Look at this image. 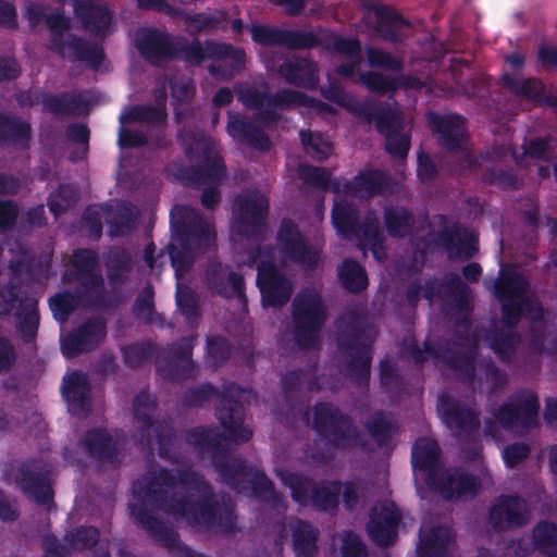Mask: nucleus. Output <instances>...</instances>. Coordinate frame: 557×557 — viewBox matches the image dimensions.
<instances>
[{
	"label": "nucleus",
	"instance_id": "1",
	"mask_svg": "<svg viewBox=\"0 0 557 557\" xmlns=\"http://www.w3.org/2000/svg\"><path fill=\"white\" fill-rule=\"evenodd\" d=\"M244 389L236 383L223 385V392L211 383L186 389L181 403L187 408H199L212 398L219 397L215 416L224 433L216 428L197 426L186 432V442L199 454H209L221 481L237 492H249L260 502L277 508L283 496L276 492L273 482L265 473L249 466L246 459L231 456L226 442L247 443L252 437L251 429L244 425L245 407L237 398Z\"/></svg>",
	"mask_w": 557,
	"mask_h": 557
},
{
	"label": "nucleus",
	"instance_id": "2",
	"mask_svg": "<svg viewBox=\"0 0 557 557\" xmlns=\"http://www.w3.org/2000/svg\"><path fill=\"white\" fill-rule=\"evenodd\" d=\"M137 504L182 518L191 527L236 528L235 506L228 496H218L210 483L193 470H152L133 484Z\"/></svg>",
	"mask_w": 557,
	"mask_h": 557
},
{
	"label": "nucleus",
	"instance_id": "3",
	"mask_svg": "<svg viewBox=\"0 0 557 557\" xmlns=\"http://www.w3.org/2000/svg\"><path fill=\"white\" fill-rule=\"evenodd\" d=\"M136 48L145 61L161 65L172 60L200 65L207 59L228 61L225 65L211 64L208 70L213 76L230 79L246 66V51L227 42L207 39L202 45L197 38L189 41L184 36H173L157 27L140 28L136 34Z\"/></svg>",
	"mask_w": 557,
	"mask_h": 557
},
{
	"label": "nucleus",
	"instance_id": "4",
	"mask_svg": "<svg viewBox=\"0 0 557 557\" xmlns=\"http://www.w3.org/2000/svg\"><path fill=\"white\" fill-rule=\"evenodd\" d=\"M335 326L336 345L345 360L346 376L356 386L368 388L375 341L373 327L356 308L344 311Z\"/></svg>",
	"mask_w": 557,
	"mask_h": 557
},
{
	"label": "nucleus",
	"instance_id": "5",
	"mask_svg": "<svg viewBox=\"0 0 557 557\" xmlns=\"http://www.w3.org/2000/svg\"><path fill=\"white\" fill-rule=\"evenodd\" d=\"M171 230L177 237L182 249L169 244L165 249L176 276L190 271L194 253L208 250L215 244L213 226L196 209L176 205L171 209Z\"/></svg>",
	"mask_w": 557,
	"mask_h": 557
},
{
	"label": "nucleus",
	"instance_id": "6",
	"mask_svg": "<svg viewBox=\"0 0 557 557\" xmlns=\"http://www.w3.org/2000/svg\"><path fill=\"white\" fill-rule=\"evenodd\" d=\"M177 143L190 161L197 164L182 170V178L190 186L220 184L226 177L223 158L215 151L214 141L203 129L183 126L177 133Z\"/></svg>",
	"mask_w": 557,
	"mask_h": 557
},
{
	"label": "nucleus",
	"instance_id": "7",
	"mask_svg": "<svg viewBox=\"0 0 557 557\" xmlns=\"http://www.w3.org/2000/svg\"><path fill=\"white\" fill-rule=\"evenodd\" d=\"M311 426L327 448L351 450L366 446L362 432L352 417L332 401H317L313 405Z\"/></svg>",
	"mask_w": 557,
	"mask_h": 557
},
{
	"label": "nucleus",
	"instance_id": "8",
	"mask_svg": "<svg viewBox=\"0 0 557 557\" xmlns=\"http://www.w3.org/2000/svg\"><path fill=\"white\" fill-rule=\"evenodd\" d=\"M326 320V309L314 289H302L294 297L293 335L300 349H313L320 345V334Z\"/></svg>",
	"mask_w": 557,
	"mask_h": 557
},
{
	"label": "nucleus",
	"instance_id": "9",
	"mask_svg": "<svg viewBox=\"0 0 557 557\" xmlns=\"http://www.w3.org/2000/svg\"><path fill=\"white\" fill-rule=\"evenodd\" d=\"M269 257L260 246L253 247L248 253L247 264L257 267L256 284L262 306L280 309L290 300L294 286Z\"/></svg>",
	"mask_w": 557,
	"mask_h": 557
},
{
	"label": "nucleus",
	"instance_id": "10",
	"mask_svg": "<svg viewBox=\"0 0 557 557\" xmlns=\"http://www.w3.org/2000/svg\"><path fill=\"white\" fill-rule=\"evenodd\" d=\"M236 95L239 102L247 109L258 112L267 124L276 123L281 117L280 112L296 108V104L309 103L311 100L310 96L298 90L280 88L272 94L247 83L236 88Z\"/></svg>",
	"mask_w": 557,
	"mask_h": 557
},
{
	"label": "nucleus",
	"instance_id": "11",
	"mask_svg": "<svg viewBox=\"0 0 557 557\" xmlns=\"http://www.w3.org/2000/svg\"><path fill=\"white\" fill-rule=\"evenodd\" d=\"M72 265L75 281L83 288V297L88 308L108 309L112 306L104 287V280L99 270V255L90 248L73 251Z\"/></svg>",
	"mask_w": 557,
	"mask_h": 557
},
{
	"label": "nucleus",
	"instance_id": "12",
	"mask_svg": "<svg viewBox=\"0 0 557 557\" xmlns=\"http://www.w3.org/2000/svg\"><path fill=\"white\" fill-rule=\"evenodd\" d=\"M51 474V465L42 458H27L13 469L16 486L27 498L40 506L53 504L54 492Z\"/></svg>",
	"mask_w": 557,
	"mask_h": 557
},
{
	"label": "nucleus",
	"instance_id": "13",
	"mask_svg": "<svg viewBox=\"0 0 557 557\" xmlns=\"http://www.w3.org/2000/svg\"><path fill=\"white\" fill-rule=\"evenodd\" d=\"M539 410L540 403L535 394L531 393L524 398L517 396L493 410L495 421L488 419L485 431L488 435H494L497 432L496 422L505 430L515 428L530 430L539 424Z\"/></svg>",
	"mask_w": 557,
	"mask_h": 557
},
{
	"label": "nucleus",
	"instance_id": "14",
	"mask_svg": "<svg viewBox=\"0 0 557 557\" xmlns=\"http://www.w3.org/2000/svg\"><path fill=\"white\" fill-rule=\"evenodd\" d=\"M530 281L515 268L500 269L494 282V296L500 302L502 322L508 329L519 324V301L529 294Z\"/></svg>",
	"mask_w": 557,
	"mask_h": 557
},
{
	"label": "nucleus",
	"instance_id": "15",
	"mask_svg": "<svg viewBox=\"0 0 557 557\" xmlns=\"http://www.w3.org/2000/svg\"><path fill=\"white\" fill-rule=\"evenodd\" d=\"M128 509L136 524L144 529L154 542L165 547L172 557H203L202 554L184 545L173 527L159 519L144 504H129Z\"/></svg>",
	"mask_w": 557,
	"mask_h": 557
},
{
	"label": "nucleus",
	"instance_id": "16",
	"mask_svg": "<svg viewBox=\"0 0 557 557\" xmlns=\"http://www.w3.org/2000/svg\"><path fill=\"white\" fill-rule=\"evenodd\" d=\"M488 152L474 154L467 152L458 159L455 171L462 176L474 177L485 185L497 186L503 190H518L521 186L517 175L511 170H503L495 165H485L491 161Z\"/></svg>",
	"mask_w": 557,
	"mask_h": 557
},
{
	"label": "nucleus",
	"instance_id": "17",
	"mask_svg": "<svg viewBox=\"0 0 557 557\" xmlns=\"http://www.w3.org/2000/svg\"><path fill=\"white\" fill-rule=\"evenodd\" d=\"M16 101L21 108H34L41 104L44 113L54 116H71L85 112L88 102L79 94H52L42 89H25L16 94Z\"/></svg>",
	"mask_w": 557,
	"mask_h": 557
},
{
	"label": "nucleus",
	"instance_id": "18",
	"mask_svg": "<svg viewBox=\"0 0 557 557\" xmlns=\"http://www.w3.org/2000/svg\"><path fill=\"white\" fill-rule=\"evenodd\" d=\"M276 245L286 259L305 270H314L320 262V250L308 245L298 225L292 219L284 218L281 221L276 233Z\"/></svg>",
	"mask_w": 557,
	"mask_h": 557
},
{
	"label": "nucleus",
	"instance_id": "19",
	"mask_svg": "<svg viewBox=\"0 0 557 557\" xmlns=\"http://www.w3.org/2000/svg\"><path fill=\"white\" fill-rule=\"evenodd\" d=\"M428 486L449 502L471 500L481 491L479 476L469 473L463 467L453 466L445 469Z\"/></svg>",
	"mask_w": 557,
	"mask_h": 557
},
{
	"label": "nucleus",
	"instance_id": "20",
	"mask_svg": "<svg viewBox=\"0 0 557 557\" xmlns=\"http://www.w3.org/2000/svg\"><path fill=\"white\" fill-rule=\"evenodd\" d=\"M234 231L246 238H261L265 232L269 202L261 195L239 196Z\"/></svg>",
	"mask_w": 557,
	"mask_h": 557
},
{
	"label": "nucleus",
	"instance_id": "21",
	"mask_svg": "<svg viewBox=\"0 0 557 557\" xmlns=\"http://www.w3.org/2000/svg\"><path fill=\"white\" fill-rule=\"evenodd\" d=\"M251 39L261 46H283L288 50L313 49L321 46L314 32L284 29L276 26L252 25Z\"/></svg>",
	"mask_w": 557,
	"mask_h": 557
},
{
	"label": "nucleus",
	"instance_id": "22",
	"mask_svg": "<svg viewBox=\"0 0 557 557\" xmlns=\"http://www.w3.org/2000/svg\"><path fill=\"white\" fill-rule=\"evenodd\" d=\"M437 411L443 423L458 436H471L480 430L479 413L448 394H441Z\"/></svg>",
	"mask_w": 557,
	"mask_h": 557
},
{
	"label": "nucleus",
	"instance_id": "23",
	"mask_svg": "<svg viewBox=\"0 0 557 557\" xmlns=\"http://www.w3.org/2000/svg\"><path fill=\"white\" fill-rule=\"evenodd\" d=\"M401 512L394 502L384 500L379 508H372L367 523L370 539L380 547L387 548L398 536Z\"/></svg>",
	"mask_w": 557,
	"mask_h": 557
},
{
	"label": "nucleus",
	"instance_id": "24",
	"mask_svg": "<svg viewBox=\"0 0 557 557\" xmlns=\"http://www.w3.org/2000/svg\"><path fill=\"white\" fill-rule=\"evenodd\" d=\"M488 520L496 531L520 528L529 520L527 502L518 494L500 495L490 508Z\"/></svg>",
	"mask_w": 557,
	"mask_h": 557
},
{
	"label": "nucleus",
	"instance_id": "25",
	"mask_svg": "<svg viewBox=\"0 0 557 557\" xmlns=\"http://www.w3.org/2000/svg\"><path fill=\"white\" fill-rule=\"evenodd\" d=\"M435 236L436 244L447 252L450 260H469L479 251L478 235L459 223L444 226Z\"/></svg>",
	"mask_w": 557,
	"mask_h": 557
},
{
	"label": "nucleus",
	"instance_id": "26",
	"mask_svg": "<svg viewBox=\"0 0 557 557\" xmlns=\"http://www.w3.org/2000/svg\"><path fill=\"white\" fill-rule=\"evenodd\" d=\"M195 336H183L170 345L172 360L162 364L157 363V371L169 381H183L195 375V363L193 351Z\"/></svg>",
	"mask_w": 557,
	"mask_h": 557
},
{
	"label": "nucleus",
	"instance_id": "27",
	"mask_svg": "<svg viewBox=\"0 0 557 557\" xmlns=\"http://www.w3.org/2000/svg\"><path fill=\"white\" fill-rule=\"evenodd\" d=\"M226 133L236 143L261 152L272 149V140L267 132L245 114L228 111Z\"/></svg>",
	"mask_w": 557,
	"mask_h": 557
},
{
	"label": "nucleus",
	"instance_id": "28",
	"mask_svg": "<svg viewBox=\"0 0 557 557\" xmlns=\"http://www.w3.org/2000/svg\"><path fill=\"white\" fill-rule=\"evenodd\" d=\"M107 334V325L102 319H88L77 329L70 332L61 344L62 354L66 358L76 357L95 349Z\"/></svg>",
	"mask_w": 557,
	"mask_h": 557
},
{
	"label": "nucleus",
	"instance_id": "29",
	"mask_svg": "<svg viewBox=\"0 0 557 557\" xmlns=\"http://www.w3.org/2000/svg\"><path fill=\"white\" fill-rule=\"evenodd\" d=\"M205 280L208 288L221 297L246 299L245 278L240 273L233 271L228 264L211 262L206 269Z\"/></svg>",
	"mask_w": 557,
	"mask_h": 557
},
{
	"label": "nucleus",
	"instance_id": "30",
	"mask_svg": "<svg viewBox=\"0 0 557 557\" xmlns=\"http://www.w3.org/2000/svg\"><path fill=\"white\" fill-rule=\"evenodd\" d=\"M50 49L62 59L84 62L92 70H97L106 58L104 50L100 45L92 44L76 34H69L65 39H61Z\"/></svg>",
	"mask_w": 557,
	"mask_h": 557
},
{
	"label": "nucleus",
	"instance_id": "31",
	"mask_svg": "<svg viewBox=\"0 0 557 557\" xmlns=\"http://www.w3.org/2000/svg\"><path fill=\"white\" fill-rule=\"evenodd\" d=\"M429 126L437 135L438 144L448 151L459 150L466 137V121L458 114H426Z\"/></svg>",
	"mask_w": 557,
	"mask_h": 557
},
{
	"label": "nucleus",
	"instance_id": "32",
	"mask_svg": "<svg viewBox=\"0 0 557 557\" xmlns=\"http://www.w3.org/2000/svg\"><path fill=\"white\" fill-rule=\"evenodd\" d=\"M285 83L305 89H314L319 84L318 65L314 61L293 55L285 59L277 69Z\"/></svg>",
	"mask_w": 557,
	"mask_h": 557
},
{
	"label": "nucleus",
	"instance_id": "33",
	"mask_svg": "<svg viewBox=\"0 0 557 557\" xmlns=\"http://www.w3.org/2000/svg\"><path fill=\"white\" fill-rule=\"evenodd\" d=\"M444 364L453 370L463 383L472 385L476 376L478 346L472 344L467 350H459L451 346L440 348Z\"/></svg>",
	"mask_w": 557,
	"mask_h": 557
},
{
	"label": "nucleus",
	"instance_id": "34",
	"mask_svg": "<svg viewBox=\"0 0 557 557\" xmlns=\"http://www.w3.org/2000/svg\"><path fill=\"white\" fill-rule=\"evenodd\" d=\"M411 465L414 470L425 474V483L434 481L442 471L441 449L437 442L430 437H419L412 445Z\"/></svg>",
	"mask_w": 557,
	"mask_h": 557
},
{
	"label": "nucleus",
	"instance_id": "35",
	"mask_svg": "<svg viewBox=\"0 0 557 557\" xmlns=\"http://www.w3.org/2000/svg\"><path fill=\"white\" fill-rule=\"evenodd\" d=\"M61 394L73 414L87 412L90 407V385L85 373L73 371L63 376Z\"/></svg>",
	"mask_w": 557,
	"mask_h": 557
},
{
	"label": "nucleus",
	"instance_id": "36",
	"mask_svg": "<svg viewBox=\"0 0 557 557\" xmlns=\"http://www.w3.org/2000/svg\"><path fill=\"white\" fill-rule=\"evenodd\" d=\"M455 541L451 530L444 525H434L419 533L418 557H451Z\"/></svg>",
	"mask_w": 557,
	"mask_h": 557
},
{
	"label": "nucleus",
	"instance_id": "37",
	"mask_svg": "<svg viewBox=\"0 0 557 557\" xmlns=\"http://www.w3.org/2000/svg\"><path fill=\"white\" fill-rule=\"evenodd\" d=\"M388 183L389 178L385 172L375 169L363 170L343 184V193L371 198L381 195L388 187Z\"/></svg>",
	"mask_w": 557,
	"mask_h": 557
},
{
	"label": "nucleus",
	"instance_id": "38",
	"mask_svg": "<svg viewBox=\"0 0 557 557\" xmlns=\"http://www.w3.org/2000/svg\"><path fill=\"white\" fill-rule=\"evenodd\" d=\"M318 372V362L308 364L305 368H297L284 373L281 377L282 394L286 401H290L293 394L302 387L308 393H315L322 389Z\"/></svg>",
	"mask_w": 557,
	"mask_h": 557
},
{
	"label": "nucleus",
	"instance_id": "39",
	"mask_svg": "<svg viewBox=\"0 0 557 557\" xmlns=\"http://www.w3.org/2000/svg\"><path fill=\"white\" fill-rule=\"evenodd\" d=\"M157 406L156 397L146 389L137 393L133 399L134 419L141 423L136 435L137 444L144 447H151L153 443L150 431L152 422L156 420L153 414L157 410Z\"/></svg>",
	"mask_w": 557,
	"mask_h": 557
},
{
	"label": "nucleus",
	"instance_id": "40",
	"mask_svg": "<svg viewBox=\"0 0 557 557\" xmlns=\"http://www.w3.org/2000/svg\"><path fill=\"white\" fill-rule=\"evenodd\" d=\"M383 224L392 238L404 239L413 235L416 231L414 213L401 205L389 203L383 207Z\"/></svg>",
	"mask_w": 557,
	"mask_h": 557
},
{
	"label": "nucleus",
	"instance_id": "41",
	"mask_svg": "<svg viewBox=\"0 0 557 557\" xmlns=\"http://www.w3.org/2000/svg\"><path fill=\"white\" fill-rule=\"evenodd\" d=\"M88 455L96 460L114 463L119 458V449L112 435L103 428L88 430L83 438Z\"/></svg>",
	"mask_w": 557,
	"mask_h": 557
},
{
	"label": "nucleus",
	"instance_id": "42",
	"mask_svg": "<svg viewBox=\"0 0 557 557\" xmlns=\"http://www.w3.org/2000/svg\"><path fill=\"white\" fill-rule=\"evenodd\" d=\"M292 549L295 557H315L320 530L307 520L297 518L290 523Z\"/></svg>",
	"mask_w": 557,
	"mask_h": 557
},
{
	"label": "nucleus",
	"instance_id": "43",
	"mask_svg": "<svg viewBox=\"0 0 557 557\" xmlns=\"http://www.w3.org/2000/svg\"><path fill=\"white\" fill-rule=\"evenodd\" d=\"M332 225L338 236L351 239L358 236L360 213L358 207L347 199L335 200L331 212Z\"/></svg>",
	"mask_w": 557,
	"mask_h": 557
},
{
	"label": "nucleus",
	"instance_id": "44",
	"mask_svg": "<svg viewBox=\"0 0 557 557\" xmlns=\"http://www.w3.org/2000/svg\"><path fill=\"white\" fill-rule=\"evenodd\" d=\"M74 12L83 27L95 35H104L112 22L108 8L91 1L75 2Z\"/></svg>",
	"mask_w": 557,
	"mask_h": 557
},
{
	"label": "nucleus",
	"instance_id": "45",
	"mask_svg": "<svg viewBox=\"0 0 557 557\" xmlns=\"http://www.w3.org/2000/svg\"><path fill=\"white\" fill-rule=\"evenodd\" d=\"M32 126L21 117L0 111V145L28 147Z\"/></svg>",
	"mask_w": 557,
	"mask_h": 557
},
{
	"label": "nucleus",
	"instance_id": "46",
	"mask_svg": "<svg viewBox=\"0 0 557 557\" xmlns=\"http://www.w3.org/2000/svg\"><path fill=\"white\" fill-rule=\"evenodd\" d=\"M504 331L500 329H492L487 332L485 338L488 342V347L494 351L497 358L504 364H511L521 342L519 333L513 331Z\"/></svg>",
	"mask_w": 557,
	"mask_h": 557
},
{
	"label": "nucleus",
	"instance_id": "47",
	"mask_svg": "<svg viewBox=\"0 0 557 557\" xmlns=\"http://www.w3.org/2000/svg\"><path fill=\"white\" fill-rule=\"evenodd\" d=\"M503 85L515 96L536 102L550 103V97H544L545 85L535 77L516 78L508 73L502 76Z\"/></svg>",
	"mask_w": 557,
	"mask_h": 557
},
{
	"label": "nucleus",
	"instance_id": "48",
	"mask_svg": "<svg viewBox=\"0 0 557 557\" xmlns=\"http://www.w3.org/2000/svg\"><path fill=\"white\" fill-rule=\"evenodd\" d=\"M342 482L338 480H321L315 482L310 505L320 512H333L338 508Z\"/></svg>",
	"mask_w": 557,
	"mask_h": 557
},
{
	"label": "nucleus",
	"instance_id": "49",
	"mask_svg": "<svg viewBox=\"0 0 557 557\" xmlns=\"http://www.w3.org/2000/svg\"><path fill=\"white\" fill-rule=\"evenodd\" d=\"M18 319L16 330L25 343H32L36 339L39 329L40 314L38 309V299L34 296L24 299L22 308L15 311Z\"/></svg>",
	"mask_w": 557,
	"mask_h": 557
},
{
	"label": "nucleus",
	"instance_id": "50",
	"mask_svg": "<svg viewBox=\"0 0 557 557\" xmlns=\"http://www.w3.org/2000/svg\"><path fill=\"white\" fill-rule=\"evenodd\" d=\"M281 482L290 490L294 503L307 506L311 502L312 490L315 485L313 479L300 472L281 470L277 472Z\"/></svg>",
	"mask_w": 557,
	"mask_h": 557
},
{
	"label": "nucleus",
	"instance_id": "51",
	"mask_svg": "<svg viewBox=\"0 0 557 557\" xmlns=\"http://www.w3.org/2000/svg\"><path fill=\"white\" fill-rule=\"evenodd\" d=\"M338 278L344 289L354 295L362 293L369 285L367 271L354 259H345L342 262Z\"/></svg>",
	"mask_w": 557,
	"mask_h": 557
},
{
	"label": "nucleus",
	"instance_id": "52",
	"mask_svg": "<svg viewBox=\"0 0 557 557\" xmlns=\"http://www.w3.org/2000/svg\"><path fill=\"white\" fill-rule=\"evenodd\" d=\"M168 113L164 102L152 104H137L131 108L127 113L120 115L121 124L131 122L148 123L153 125H163L166 121Z\"/></svg>",
	"mask_w": 557,
	"mask_h": 557
},
{
	"label": "nucleus",
	"instance_id": "53",
	"mask_svg": "<svg viewBox=\"0 0 557 557\" xmlns=\"http://www.w3.org/2000/svg\"><path fill=\"white\" fill-rule=\"evenodd\" d=\"M132 270L133 259L126 249L111 250L107 261V276L111 284H123Z\"/></svg>",
	"mask_w": 557,
	"mask_h": 557
},
{
	"label": "nucleus",
	"instance_id": "54",
	"mask_svg": "<svg viewBox=\"0 0 557 557\" xmlns=\"http://www.w3.org/2000/svg\"><path fill=\"white\" fill-rule=\"evenodd\" d=\"M138 211L131 202H122L109 221L110 235L112 237H123L129 235L137 226Z\"/></svg>",
	"mask_w": 557,
	"mask_h": 557
},
{
	"label": "nucleus",
	"instance_id": "55",
	"mask_svg": "<svg viewBox=\"0 0 557 557\" xmlns=\"http://www.w3.org/2000/svg\"><path fill=\"white\" fill-rule=\"evenodd\" d=\"M158 346L151 341H138L122 347V358L126 367L137 369L150 361L157 354Z\"/></svg>",
	"mask_w": 557,
	"mask_h": 557
},
{
	"label": "nucleus",
	"instance_id": "56",
	"mask_svg": "<svg viewBox=\"0 0 557 557\" xmlns=\"http://www.w3.org/2000/svg\"><path fill=\"white\" fill-rule=\"evenodd\" d=\"M81 302L88 307L86 299L83 297V290L75 294L70 292L57 293L49 299L54 319L61 322L65 321L78 308Z\"/></svg>",
	"mask_w": 557,
	"mask_h": 557
},
{
	"label": "nucleus",
	"instance_id": "57",
	"mask_svg": "<svg viewBox=\"0 0 557 557\" xmlns=\"http://www.w3.org/2000/svg\"><path fill=\"white\" fill-rule=\"evenodd\" d=\"M233 344L222 335H208L206 338V357L208 363L218 369L224 366L233 354Z\"/></svg>",
	"mask_w": 557,
	"mask_h": 557
},
{
	"label": "nucleus",
	"instance_id": "58",
	"mask_svg": "<svg viewBox=\"0 0 557 557\" xmlns=\"http://www.w3.org/2000/svg\"><path fill=\"white\" fill-rule=\"evenodd\" d=\"M534 545L547 557H557V524L550 521L539 522L533 530Z\"/></svg>",
	"mask_w": 557,
	"mask_h": 557
},
{
	"label": "nucleus",
	"instance_id": "59",
	"mask_svg": "<svg viewBox=\"0 0 557 557\" xmlns=\"http://www.w3.org/2000/svg\"><path fill=\"white\" fill-rule=\"evenodd\" d=\"M132 311L136 319L144 321L146 324H151L154 318L163 320L162 315L156 312L154 290L151 284L148 283L138 293Z\"/></svg>",
	"mask_w": 557,
	"mask_h": 557
},
{
	"label": "nucleus",
	"instance_id": "60",
	"mask_svg": "<svg viewBox=\"0 0 557 557\" xmlns=\"http://www.w3.org/2000/svg\"><path fill=\"white\" fill-rule=\"evenodd\" d=\"M69 548L74 550H90L100 541V531L96 527L81 525L65 534Z\"/></svg>",
	"mask_w": 557,
	"mask_h": 557
},
{
	"label": "nucleus",
	"instance_id": "61",
	"mask_svg": "<svg viewBox=\"0 0 557 557\" xmlns=\"http://www.w3.org/2000/svg\"><path fill=\"white\" fill-rule=\"evenodd\" d=\"M76 200V188L70 184H62L49 195L47 206L54 216H60L74 207Z\"/></svg>",
	"mask_w": 557,
	"mask_h": 557
},
{
	"label": "nucleus",
	"instance_id": "62",
	"mask_svg": "<svg viewBox=\"0 0 557 557\" xmlns=\"http://www.w3.org/2000/svg\"><path fill=\"white\" fill-rule=\"evenodd\" d=\"M366 429L379 446H384L395 434V426L392 421L385 418L383 410H376L366 422Z\"/></svg>",
	"mask_w": 557,
	"mask_h": 557
},
{
	"label": "nucleus",
	"instance_id": "63",
	"mask_svg": "<svg viewBox=\"0 0 557 557\" xmlns=\"http://www.w3.org/2000/svg\"><path fill=\"white\" fill-rule=\"evenodd\" d=\"M557 148V138L552 135L535 137L522 146L523 154L528 158L549 162Z\"/></svg>",
	"mask_w": 557,
	"mask_h": 557
},
{
	"label": "nucleus",
	"instance_id": "64",
	"mask_svg": "<svg viewBox=\"0 0 557 557\" xmlns=\"http://www.w3.org/2000/svg\"><path fill=\"white\" fill-rule=\"evenodd\" d=\"M359 79L367 89L373 94L385 96L394 94L398 89V79L383 75L374 71L362 72L359 74Z\"/></svg>",
	"mask_w": 557,
	"mask_h": 557
}]
</instances>
